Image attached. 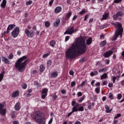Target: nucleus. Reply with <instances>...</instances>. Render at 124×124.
<instances>
[{
	"instance_id": "obj_1",
	"label": "nucleus",
	"mask_w": 124,
	"mask_h": 124,
	"mask_svg": "<svg viewBox=\"0 0 124 124\" xmlns=\"http://www.w3.org/2000/svg\"><path fill=\"white\" fill-rule=\"evenodd\" d=\"M87 51L86 39L83 37L78 38L76 42L66 51V59H75L79 54H84Z\"/></svg>"
},
{
	"instance_id": "obj_2",
	"label": "nucleus",
	"mask_w": 124,
	"mask_h": 124,
	"mask_svg": "<svg viewBox=\"0 0 124 124\" xmlns=\"http://www.w3.org/2000/svg\"><path fill=\"white\" fill-rule=\"evenodd\" d=\"M27 59L28 56H24L18 59L15 63V66L19 72H24L25 71V68L28 65V63L29 62V60H26Z\"/></svg>"
},
{
	"instance_id": "obj_3",
	"label": "nucleus",
	"mask_w": 124,
	"mask_h": 124,
	"mask_svg": "<svg viewBox=\"0 0 124 124\" xmlns=\"http://www.w3.org/2000/svg\"><path fill=\"white\" fill-rule=\"evenodd\" d=\"M113 25L114 26L115 28H117L118 29L115 31V33L112 39V41L114 40H116L119 35H121L122 36L124 31V29L122 28V26L121 23L116 22V23H114Z\"/></svg>"
},
{
	"instance_id": "obj_4",
	"label": "nucleus",
	"mask_w": 124,
	"mask_h": 124,
	"mask_svg": "<svg viewBox=\"0 0 124 124\" xmlns=\"http://www.w3.org/2000/svg\"><path fill=\"white\" fill-rule=\"evenodd\" d=\"M42 112L39 111H36L34 113V116L32 117V119L35 121V122H36V120H37V119L38 118H39V119H43V120H46L42 117Z\"/></svg>"
},
{
	"instance_id": "obj_5",
	"label": "nucleus",
	"mask_w": 124,
	"mask_h": 124,
	"mask_svg": "<svg viewBox=\"0 0 124 124\" xmlns=\"http://www.w3.org/2000/svg\"><path fill=\"white\" fill-rule=\"evenodd\" d=\"M19 33H20V29L19 27H16L11 32L12 36L15 38L16 37H17L18 35H19Z\"/></svg>"
},
{
	"instance_id": "obj_6",
	"label": "nucleus",
	"mask_w": 124,
	"mask_h": 124,
	"mask_svg": "<svg viewBox=\"0 0 124 124\" xmlns=\"http://www.w3.org/2000/svg\"><path fill=\"white\" fill-rule=\"evenodd\" d=\"M16 27V25L15 24L9 25L7 28V31H4V33H2L1 38H2L3 36L5 34V33H9V31H11L13 30V28H15Z\"/></svg>"
},
{
	"instance_id": "obj_7",
	"label": "nucleus",
	"mask_w": 124,
	"mask_h": 124,
	"mask_svg": "<svg viewBox=\"0 0 124 124\" xmlns=\"http://www.w3.org/2000/svg\"><path fill=\"white\" fill-rule=\"evenodd\" d=\"M124 13L123 11H118L115 15L113 16V18L114 21H117L118 17H122L124 16Z\"/></svg>"
},
{
	"instance_id": "obj_8",
	"label": "nucleus",
	"mask_w": 124,
	"mask_h": 124,
	"mask_svg": "<svg viewBox=\"0 0 124 124\" xmlns=\"http://www.w3.org/2000/svg\"><path fill=\"white\" fill-rule=\"evenodd\" d=\"M24 31L28 37H33V35H34V33H33V31H30L29 29H26Z\"/></svg>"
},
{
	"instance_id": "obj_9",
	"label": "nucleus",
	"mask_w": 124,
	"mask_h": 124,
	"mask_svg": "<svg viewBox=\"0 0 124 124\" xmlns=\"http://www.w3.org/2000/svg\"><path fill=\"white\" fill-rule=\"evenodd\" d=\"M3 107H4V104L0 103V114L1 115H5L6 113V110L5 108H3Z\"/></svg>"
},
{
	"instance_id": "obj_10",
	"label": "nucleus",
	"mask_w": 124,
	"mask_h": 124,
	"mask_svg": "<svg viewBox=\"0 0 124 124\" xmlns=\"http://www.w3.org/2000/svg\"><path fill=\"white\" fill-rule=\"evenodd\" d=\"M111 55H113V51L109 50L108 51H106L103 56L105 58H109V57H110Z\"/></svg>"
},
{
	"instance_id": "obj_11",
	"label": "nucleus",
	"mask_w": 124,
	"mask_h": 124,
	"mask_svg": "<svg viewBox=\"0 0 124 124\" xmlns=\"http://www.w3.org/2000/svg\"><path fill=\"white\" fill-rule=\"evenodd\" d=\"M74 32V28L73 27H71L68 30H66L64 33V34H72Z\"/></svg>"
},
{
	"instance_id": "obj_12",
	"label": "nucleus",
	"mask_w": 124,
	"mask_h": 124,
	"mask_svg": "<svg viewBox=\"0 0 124 124\" xmlns=\"http://www.w3.org/2000/svg\"><path fill=\"white\" fill-rule=\"evenodd\" d=\"M36 122L39 124H46V120H44L42 118H38L36 120Z\"/></svg>"
},
{
	"instance_id": "obj_13",
	"label": "nucleus",
	"mask_w": 124,
	"mask_h": 124,
	"mask_svg": "<svg viewBox=\"0 0 124 124\" xmlns=\"http://www.w3.org/2000/svg\"><path fill=\"white\" fill-rule=\"evenodd\" d=\"M60 23H61V20H60V19H56V21L54 23V26L55 28H58L60 25Z\"/></svg>"
},
{
	"instance_id": "obj_14",
	"label": "nucleus",
	"mask_w": 124,
	"mask_h": 124,
	"mask_svg": "<svg viewBox=\"0 0 124 124\" xmlns=\"http://www.w3.org/2000/svg\"><path fill=\"white\" fill-rule=\"evenodd\" d=\"M15 109L16 111H19L21 109V106H20V103L17 102L15 106Z\"/></svg>"
},
{
	"instance_id": "obj_15",
	"label": "nucleus",
	"mask_w": 124,
	"mask_h": 124,
	"mask_svg": "<svg viewBox=\"0 0 124 124\" xmlns=\"http://www.w3.org/2000/svg\"><path fill=\"white\" fill-rule=\"evenodd\" d=\"M2 61L4 62H5V63H6V64H10V62L9 61L8 59H7L5 57H2Z\"/></svg>"
},
{
	"instance_id": "obj_16",
	"label": "nucleus",
	"mask_w": 124,
	"mask_h": 124,
	"mask_svg": "<svg viewBox=\"0 0 124 124\" xmlns=\"http://www.w3.org/2000/svg\"><path fill=\"white\" fill-rule=\"evenodd\" d=\"M19 95V91H15L12 95V97H17Z\"/></svg>"
},
{
	"instance_id": "obj_17",
	"label": "nucleus",
	"mask_w": 124,
	"mask_h": 124,
	"mask_svg": "<svg viewBox=\"0 0 124 124\" xmlns=\"http://www.w3.org/2000/svg\"><path fill=\"white\" fill-rule=\"evenodd\" d=\"M72 14V13L71 12H69L68 13L66 14L65 17V20H68L70 18V16H71Z\"/></svg>"
},
{
	"instance_id": "obj_18",
	"label": "nucleus",
	"mask_w": 124,
	"mask_h": 124,
	"mask_svg": "<svg viewBox=\"0 0 124 124\" xmlns=\"http://www.w3.org/2000/svg\"><path fill=\"white\" fill-rule=\"evenodd\" d=\"M92 42H93V39L92 37H90L87 40H86L87 45H91V44H92Z\"/></svg>"
},
{
	"instance_id": "obj_19",
	"label": "nucleus",
	"mask_w": 124,
	"mask_h": 124,
	"mask_svg": "<svg viewBox=\"0 0 124 124\" xmlns=\"http://www.w3.org/2000/svg\"><path fill=\"white\" fill-rule=\"evenodd\" d=\"M62 10V7L59 6L55 8V13H60Z\"/></svg>"
},
{
	"instance_id": "obj_20",
	"label": "nucleus",
	"mask_w": 124,
	"mask_h": 124,
	"mask_svg": "<svg viewBox=\"0 0 124 124\" xmlns=\"http://www.w3.org/2000/svg\"><path fill=\"white\" fill-rule=\"evenodd\" d=\"M79 107V104L76 103V105L72 108L74 111L77 112L78 108Z\"/></svg>"
},
{
	"instance_id": "obj_21",
	"label": "nucleus",
	"mask_w": 124,
	"mask_h": 124,
	"mask_svg": "<svg viewBox=\"0 0 124 124\" xmlns=\"http://www.w3.org/2000/svg\"><path fill=\"white\" fill-rule=\"evenodd\" d=\"M107 78H108V75L106 73H105V74H103L101 76V80H102L103 79H107Z\"/></svg>"
},
{
	"instance_id": "obj_22",
	"label": "nucleus",
	"mask_w": 124,
	"mask_h": 124,
	"mask_svg": "<svg viewBox=\"0 0 124 124\" xmlns=\"http://www.w3.org/2000/svg\"><path fill=\"white\" fill-rule=\"evenodd\" d=\"M107 44V42L106 41H103L101 42L100 44V47H104Z\"/></svg>"
},
{
	"instance_id": "obj_23",
	"label": "nucleus",
	"mask_w": 124,
	"mask_h": 124,
	"mask_svg": "<svg viewBox=\"0 0 124 124\" xmlns=\"http://www.w3.org/2000/svg\"><path fill=\"white\" fill-rule=\"evenodd\" d=\"M6 5V0H3L2 3L1 4L0 6L2 8H4Z\"/></svg>"
},
{
	"instance_id": "obj_24",
	"label": "nucleus",
	"mask_w": 124,
	"mask_h": 124,
	"mask_svg": "<svg viewBox=\"0 0 124 124\" xmlns=\"http://www.w3.org/2000/svg\"><path fill=\"white\" fill-rule=\"evenodd\" d=\"M105 109H107L106 113H111L112 111V109L109 110L110 108L107 105H105Z\"/></svg>"
},
{
	"instance_id": "obj_25",
	"label": "nucleus",
	"mask_w": 124,
	"mask_h": 124,
	"mask_svg": "<svg viewBox=\"0 0 124 124\" xmlns=\"http://www.w3.org/2000/svg\"><path fill=\"white\" fill-rule=\"evenodd\" d=\"M58 77V72H54L51 74V77L52 78H54L55 77Z\"/></svg>"
},
{
	"instance_id": "obj_26",
	"label": "nucleus",
	"mask_w": 124,
	"mask_h": 124,
	"mask_svg": "<svg viewBox=\"0 0 124 124\" xmlns=\"http://www.w3.org/2000/svg\"><path fill=\"white\" fill-rule=\"evenodd\" d=\"M4 76V71H3L0 74V82L2 81V79H3V77Z\"/></svg>"
},
{
	"instance_id": "obj_27",
	"label": "nucleus",
	"mask_w": 124,
	"mask_h": 124,
	"mask_svg": "<svg viewBox=\"0 0 124 124\" xmlns=\"http://www.w3.org/2000/svg\"><path fill=\"white\" fill-rule=\"evenodd\" d=\"M48 92V89L47 88H44L42 89V93L47 95Z\"/></svg>"
},
{
	"instance_id": "obj_28",
	"label": "nucleus",
	"mask_w": 124,
	"mask_h": 124,
	"mask_svg": "<svg viewBox=\"0 0 124 124\" xmlns=\"http://www.w3.org/2000/svg\"><path fill=\"white\" fill-rule=\"evenodd\" d=\"M50 45L51 47H55V46L56 45V42L54 40L50 41Z\"/></svg>"
},
{
	"instance_id": "obj_29",
	"label": "nucleus",
	"mask_w": 124,
	"mask_h": 124,
	"mask_svg": "<svg viewBox=\"0 0 124 124\" xmlns=\"http://www.w3.org/2000/svg\"><path fill=\"white\" fill-rule=\"evenodd\" d=\"M44 70H45V67H44V66L43 65H41L40 66V72H43V71H44Z\"/></svg>"
},
{
	"instance_id": "obj_30",
	"label": "nucleus",
	"mask_w": 124,
	"mask_h": 124,
	"mask_svg": "<svg viewBox=\"0 0 124 124\" xmlns=\"http://www.w3.org/2000/svg\"><path fill=\"white\" fill-rule=\"evenodd\" d=\"M97 74H98V72H97V71H95L90 73L91 76H94V75H97Z\"/></svg>"
},
{
	"instance_id": "obj_31",
	"label": "nucleus",
	"mask_w": 124,
	"mask_h": 124,
	"mask_svg": "<svg viewBox=\"0 0 124 124\" xmlns=\"http://www.w3.org/2000/svg\"><path fill=\"white\" fill-rule=\"evenodd\" d=\"M108 15H109V14H108L107 13H106L104 15H103V17L102 18V20H106V19H107V18H108Z\"/></svg>"
},
{
	"instance_id": "obj_32",
	"label": "nucleus",
	"mask_w": 124,
	"mask_h": 124,
	"mask_svg": "<svg viewBox=\"0 0 124 124\" xmlns=\"http://www.w3.org/2000/svg\"><path fill=\"white\" fill-rule=\"evenodd\" d=\"M50 22L49 21H46L45 23V27H46V28H48V27H50Z\"/></svg>"
},
{
	"instance_id": "obj_33",
	"label": "nucleus",
	"mask_w": 124,
	"mask_h": 124,
	"mask_svg": "<svg viewBox=\"0 0 124 124\" xmlns=\"http://www.w3.org/2000/svg\"><path fill=\"white\" fill-rule=\"evenodd\" d=\"M78 111L81 112L84 111V107H80L78 108L77 109V112H78Z\"/></svg>"
},
{
	"instance_id": "obj_34",
	"label": "nucleus",
	"mask_w": 124,
	"mask_h": 124,
	"mask_svg": "<svg viewBox=\"0 0 124 124\" xmlns=\"http://www.w3.org/2000/svg\"><path fill=\"white\" fill-rule=\"evenodd\" d=\"M95 93H99L100 92V88L98 87L95 88Z\"/></svg>"
},
{
	"instance_id": "obj_35",
	"label": "nucleus",
	"mask_w": 124,
	"mask_h": 124,
	"mask_svg": "<svg viewBox=\"0 0 124 124\" xmlns=\"http://www.w3.org/2000/svg\"><path fill=\"white\" fill-rule=\"evenodd\" d=\"M51 64H52V61L48 60L47 62V67H49V66H51Z\"/></svg>"
},
{
	"instance_id": "obj_36",
	"label": "nucleus",
	"mask_w": 124,
	"mask_h": 124,
	"mask_svg": "<svg viewBox=\"0 0 124 124\" xmlns=\"http://www.w3.org/2000/svg\"><path fill=\"white\" fill-rule=\"evenodd\" d=\"M31 3H32V0H29V1H26V5H31Z\"/></svg>"
},
{
	"instance_id": "obj_37",
	"label": "nucleus",
	"mask_w": 124,
	"mask_h": 124,
	"mask_svg": "<svg viewBox=\"0 0 124 124\" xmlns=\"http://www.w3.org/2000/svg\"><path fill=\"white\" fill-rule=\"evenodd\" d=\"M107 69L106 68H104L103 69H100L99 70V72L101 73V72H105V71H106Z\"/></svg>"
},
{
	"instance_id": "obj_38",
	"label": "nucleus",
	"mask_w": 124,
	"mask_h": 124,
	"mask_svg": "<svg viewBox=\"0 0 124 124\" xmlns=\"http://www.w3.org/2000/svg\"><path fill=\"white\" fill-rule=\"evenodd\" d=\"M86 13V10L85 9H83L82 11L80 12L79 13V14L80 15H82V14H84V13Z\"/></svg>"
},
{
	"instance_id": "obj_39",
	"label": "nucleus",
	"mask_w": 124,
	"mask_h": 124,
	"mask_svg": "<svg viewBox=\"0 0 124 124\" xmlns=\"http://www.w3.org/2000/svg\"><path fill=\"white\" fill-rule=\"evenodd\" d=\"M46 96H47V94H43V93H42L41 97H42V99H45V97H46Z\"/></svg>"
},
{
	"instance_id": "obj_40",
	"label": "nucleus",
	"mask_w": 124,
	"mask_h": 124,
	"mask_svg": "<svg viewBox=\"0 0 124 124\" xmlns=\"http://www.w3.org/2000/svg\"><path fill=\"white\" fill-rule=\"evenodd\" d=\"M108 97L110 99H114V97L113 96V94H112L111 93H109V94L108 95Z\"/></svg>"
},
{
	"instance_id": "obj_41",
	"label": "nucleus",
	"mask_w": 124,
	"mask_h": 124,
	"mask_svg": "<svg viewBox=\"0 0 124 124\" xmlns=\"http://www.w3.org/2000/svg\"><path fill=\"white\" fill-rule=\"evenodd\" d=\"M8 59H9V60H12L13 59V54L11 53L9 55Z\"/></svg>"
},
{
	"instance_id": "obj_42",
	"label": "nucleus",
	"mask_w": 124,
	"mask_h": 124,
	"mask_svg": "<svg viewBox=\"0 0 124 124\" xmlns=\"http://www.w3.org/2000/svg\"><path fill=\"white\" fill-rule=\"evenodd\" d=\"M49 55H50V53H46V54H44L43 55V59H45V58H47V57H48Z\"/></svg>"
},
{
	"instance_id": "obj_43",
	"label": "nucleus",
	"mask_w": 124,
	"mask_h": 124,
	"mask_svg": "<svg viewBox=\"0 0 124 124\" xmlns=\"http://www.w3.org/2000/svg\"><path fill=\"white\" fill-rule=\"evenodd\" d=\"M76 84V83H75V81H72L71 83V86L72 87V88H73V87L75 86Z\"/></svg>"
},
{
	"instance_id": "obj_44",
	"label": "nucleus",
	"mask_w": 124,
	"mask_h": 124,
	"mask_svg": "<svg viewBox=\"0 0 124 124\" xmlns=\"http://www.w3.org/2000/svg\"><path fill=\"white\" fill-rule=\"evenodd\" d=\"M85 58H81L80 60V63H83V62H85Z\"/></svg>"
},
{
	"instance_id": "obj_45",
	"label": "nucleus",
	"mask_w": 124,
	"mask_h": 124,
	"mask_svg": "<svg viewBox=\"0 0 124 124\" xmlns=\"http://www.w3.org/2000/svg\"><path fill=\"white\" fill-rule=\"evenodd\" d=\"M74 112H76V111H73V109L72 108V112H70V113H69L68 114V117H70V116H71V115H72V113H74Z\"/></svg>"
},
{
	"instance_id": "obj_46",
	"label": "nucleus",
	"mask_w": 124,
	"mask_h": 124,
	"mask_svg": "<svg viewBox=\"0 0 124 124\" xmlns=\"http://www.w3.org/2000/svg\"><path fill=\"white\" fill-rule=\"evenodd\" d=\"M122 0H114V3H119V2H121Z\"/></svg>"
},
{
	"instance_id": "obj_47",
	"label": "nucleus",
	"mask_w": 124,
	"mask_h": 124,
	"mask_svg": "<svg viewBox=\"0 0 124 124\" xmlns=\"http://www.w3.org/2000/svg\"><path fill=\"white\" fill-rule=\"evenodd\" d=\"M121 116H122L121 113H118V114H117V116L114 117V119H117V118H120V117H121Z\"/></svg>"
},
{
	"instance_id": "obj_48",
	"label": "nucleus",
	"mask_w": 124,
	"mask_h": 124,
	"mask_svg": "<svg viewBox=\"0 0 124 124\" xmlns=\"http://www.w3.org/2000/svg\"><path fill=\"white\" fill-rule=\"evenodd\" d=\"M12 114V118H15V111H12L11 112Z\"/></svg>"
},
{
	"instance_id": "obj_49",
	"label": "nucleus",
	"mask_w": 124,
	"mask_h": 124,
	"mask_svg": "<svg viewBox=\"0 0 124 124\" xmlns=\"http://www.w3.org/2000/svg\"><path fill=\"white\" fill-rule=\"evenodd\" d=\"M22 88L23 89H27V84L26 83L22 84Z\"/></svg>"
},
{
	"instance_id": "obj_50",
	"label": "nucleus",
	"mask_w": 124,
	"mask_h": 124,
	"mask_svg": "<svg viewBox=\"0 0 124 124\" xmlns=\"http://www.w3.org/2000/svg\"><path fill=\"white\" fill-rule=\"evenodd\" d=\"M84 99H85V97H81V99L78 100V102L81 103V102H82V101H83V100H84Z\"/></svg>"
},
{
	"instance_id": "obj_51",
	"label": "nucleus",
	"mask_w": 124,
	"mask_h": 124,
	"mask_svg": "<svg viewBox=\"0 0 124 124\" xmlns=\"http://www.w3.org/2000/svg\"><path fill=\"white\" fill-rule=\"evenodd\" d=\"M53 2H54V0H51L49 1V4L50 6H52V4H53Z\"/></svg>"
},
{
	"instance_id": "obj_52",
	"label": "nucleus",
	"mask_w": 124,
	"mask_h": 124,
	"mask_svg": "<svg viewBox=\"0 0 124 124\" xmlns=\"http://www.w3.org/2000/svg\"><path fill=\"white\" fill-rule=\"evenodd\" d=\"M116 79H117V78L116 77H114L112 78V81L113 83H115V82H116Z\"/></svg>"
},
{
	"instance_id": "obj_53",
	"label": "nucleus",
	"mask_w": 124,
	"mask_h": 124,
	"mask_svg": "<svg viewBox=\"0 0 124 124\" xmlns=\"http://www.w3.org/2000/svg\"><path fill=\"white\" fill-rule=\"evenodd\" d=\"M122 98V94H118V96H117V99H121Z\"/></svg>"
},
{
	"instance_id": "obj_54",
	"label": "nucleus",
	"mask_w": 124,
	"mask_h": 124,
	"mask_svg": "<svg viewBox=\"0 0 124 124\" xmlns=\"http://www.w3.org/2000/svg\"><path fill=\"white\" fill-rule=\"evenodd\" d=\"M69 74L70 75H74V72H73L72 70H71L69 72Z\"/></svg>"
},
{
	"instance_id": "obj_55",
	"label": "nucleus",
	"mask_w": 124,
	"mask_h": 124,
	"mask_svg": "<svg viewBox=\"0 0 124 124\" xmlns=\"http://www.w3.org/2000/svg\"><path fill=\"white\" fill-rule=\"evenodd\" d=\"M89 18V15H86L84 17V21H87V19Z\"/></svg>"
},
{
	"instance_id": "obj_56",
	"label": "nucleus",
	"mask_w": 124,
	"mask_h": 124,
	"mask_svg": "<svg viewBox=\"0 0 124 124\" xmlns=\"http://www.w3.org/2000/svg\"><path fill=\"white\" fill-rule=\"evenodd\" d=\"M96 87H99L100 86V82H98L95 83Z\"/></svg>"
},
{
	"instance_id": "obj_57",
	"label": "nucleus",
	"mask_w": 124,
	"mask_h": 124,
	"mask_svg": "<svg viewBox=\"0 0 124 124\" xmlns=\"http://www.w3.org/2000/svg\"><path fill=\"white\" fill-rule=\"evenodd\" d=\"M53 122V118H51L48 122V124H51Z\"/></svg>"
},
{
	"instance_id": "obj_58",
	"label": "nucleus",
	"mask_w": 124,
	"mask_h": 124,
	"mask_svg": "<svg viewBox=\"0 0 124 124\" xmlns=\"http://www.w3.org/2000/svg\"><path fill=\"white\" fill-rule=\"evenodd\" d=\"M76 104V101H73L72 102V106H74Z\"/></svg>"
},
{
	"instance_id": "obj_59",
	"label": "nucleus",
	"mask_w": 124,
	"mask_h": 124,
	"mask_svg": "<svg viewBox=\"0 0 124 124\" xmlns=\"http://www.w3.org/2000/svg\"><path fill=\"white\" fill-rule=\"evenodd\" d=\"M77 18V16L75 15L74 16V17L72 18L73 21H75Z\"/></svg>"
},
{
	"instance_id": "obj_60",
	"label": "nucleus",
	"mask_w": 124,
	"mask_h": 124,
	"mask_svg": "<svg viewBox=\"0 0 124 124\" xmlns=\"http://www.w3.org/2000/svg\"><path fill=\"white\" fill-rule=\"evenodd\" d=\"M82 93H81V92H78V97H80V96H82Z\"/></svg>"
},
{
	"instance_id": "obj_61",
	"label": "nucleus",
	"mask_w": 124,
	"mask_h": 124,
	"mask_svg": "<svg viewBox=\"0 0 124 124\" xmlns=\"http://www.w3.org/2000/svg\"><path fill=\"white\" fill-rule=\"evenodd\" d=\"M69 39V36H67L65 37V41H68Z\"/></svg>"
},
{
	"instance_id": "obj_62",
	"label": "nucleus",
	"mask_w": 124,
	"mask_h": 124,
	"mask_svg": "<svg viewBox=\"0 0 124 124\" xmlns=\"http://www.w3.org/2000/svg\"><path fill=\"white\" fill-rule=\"evenodd\" d=\"M32 73L33 74H36L37 73V71H36V70H34L32 71Z\"/></svg>"
},
{
	"instance_id": "obj_63",
	"label": "nucleus",
	"mask_w": 124,
	"mask_h": 124,
	"mask_svg": "<svg viewBox=\"0 0 124 124\" xmlns=\"http://www.w3.org/2000/svg\"><path fill=\"white\" fill-rule=\"evenodd\" d=\"M100 39H104V35H101L100 36Z\"/></svg>"
},
{
	"instance_id": "obj_64",
	"label": "nucleus",
	"mask_w": 124,
	"mask_h": 124,
	"mask_svg": "<svg viewBox=\"0 0 124 124\" xmlns=\"http://www.w3.org/2000/svg\"><path fill=\"white\" fill-rule=\"evenodd\" d=\"M13 124H19V122H18L17 121H14Z\"/></svg>"
}]
</instances>
